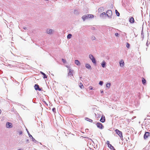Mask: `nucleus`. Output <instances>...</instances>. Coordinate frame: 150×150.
<instances>
[{
  "instance_id": "1",
  "label": "nucleus",
  "mask_w": 150,
  "mask_h": 150,
  "mask_svg": "<svg viewBox=\"0 0 150 150\" xmlns=\"http://www.w3.org/2000/svg\"><path fill=\"white\" fill-rule=\"evenodd\" d=\"M94 16L92 14H88L83 16L82 17V19L83 21L88 19L92 18H93Z\"/></svg>"
},
{
  "instance_id": "2",
  "label": "nucleus",
  "mask_w": 150,
  "mask_h": 150,
  "mask_svg": "<svg viewBox=\"0 0 150 150\" xmlns=\"http://www.w3.org/2000/svg\"><path fill=\"white\" fill-rule=\"evenodd\" d=\"M115 132L120 137L121 139H123L122 132L118 129H116L115 130Z\"/></svg>"
},
{
  "instance_id": "3",
  "label": "nucleus",
  "mask_w": 150,
  "mask_h": 150,
  "mask_svg": "<svg viewBox=\"0 0 150 150\" xmlns=\"http://www.w3.org/2000/svg\"><path fill=\"white\" fill-rule=\"evenodd\" d=\"M106 16H108L109 18H112V11L110 10L107 11L106 12Z\"/></svg>"
},
{
  "instance_id": "4",
  "label": "nucleus",
  "mask_w": 150,
  "mask_h": 150,
  "mask_svg": "<svg viewBox=\"0 0 150 150\" xmlns=\"http://www.w3.org/2000/svg\"><path fill=\"white\" fill-rule=\"evenodd\" d=\"M89 57L92 60V62L94 64H96V60L93 56L92 54L89 55Z\"/></svg>"
},
{
  "instance_id": "5",
  "label": "nucleus",
  "mask_w": 150,
  "mask_h": 150,
  "mask_svg": "<svg viewBox=\"0 0 150 150\" xmlns=\"http://www.w3.org/2000/svg\"><path fill=\"white\" fill-rule=\"evenodd\" d=\"M54 31L51 29L49 28L47 29L46 30L47 33L50 34H53L54 33Z\"/></svg>"
},
{
  "instance_id": "6",
  "label": "nucleus",
  "mask_w": 150,
  "mask_h": 150,
  "mask_svg": "<svg viewBox=\"0 0 150 150\" xmlns=\"http://www.w3.org/2000/svg\"><path fill=\"white\" fill-rule=\"evenodd\" d=\"M96 125L98 128L100 129H103L104 127L102 124L99 122H97L96 124Z\"/></svg>"
},
{
  "instance_id": "7",
  "label": "nucleus",
  "mask_w": 150,
  "mask_h": 150,
  "mask_svg": "<svg viewBox=\"0 0 150 150\" xmlns=\"http://www.w3.org/2000/svg\"><path fill=\"white\" fill-rule=\"evenodd\" d=\"M6 127L8 128H10L13 127L12 124L11 123L7 122L6 124Z\"/></svg>"
},
{
  "instance_id": "8",
  "label": "nucleus",
  "mask_w": 150,
  "mask_h": 150,
  "mask_svg": "<svg viewBox=\"0 0 150 150\" xmlns=\"http://www.w3.org/2000/svg\"><path fill=\"white\" fill-rule=\"evenodd\" d=\"M150 133L148 132H146L145 133L144 136V139H146L149 136Z\"/></svg>"
},
{
  "instance_id": "9",
  "label": "nucleus",
  "mask_w": 150,
  "mask_h": 150,
  "mask_svg": "<svg viewBox=\"0 0 150 150\" xmlns=\"http://www.w3.org/2000/svg\"><path fill=\"white\" fill-rule=\"evenodd\" d=\"M34 88L36 90L40 91L41 89L39 88V86L37 84H35L34 86Z\"/></svg>"
},
{
  "instance_id": "10",
  "label": "nucleus",
  "mask_w": 150,
  "mask_h": 150,
  "mask_svg": "<svg viewBox=\"0 0 150 150\" xmlns=\"http://www.w3.org/2000/svg\"><path fill=\"white\" fill-rule=\"evenodd\" d=\"M69 72L68 73V76H69L70 75L73 76V72L74 71L73 70H71L70 69H69Z\"/></svg>"
},
{
  "instance_id": "11",
  "label": "nucleus",
  "mask_w": 150,
  "mask_h": 150,
  "mask_svg": "<svg viewBox=\"0 0 150 150\" xmlns=\"http://www.w3.org/2000/svg\"><path fill=\"white\" fill-rule=\"evenodd\" d=\"M86 67L89 69H91L92 68L90 65L89 64L86 63L85 64Z\"/></svg>"
},
{
  "instance_id": "12",
  "label": "nucleus",
  "mask_w": 150,
  "mask_h": 150,
  "mask_svg": "<svg viewBox=\"0 0 150 150\" xmlns=\"http://www.w3.org/2000/svg\"><path fill=\"white\" fill-rule=\"evenodd\" d=\"M32 140V141L34 143L37 144H38L39 143H40V144H42L41 143H39L38 141H36L33 137H32L31 138Z\"/></svg>"
},
{
  "instance_id": "13",
  "label": "nucleus",
  "mask_w": 150,
  "mask_h": 150,
  "mask_svg": "<svg viewBox=\"0 0 150 150\" xmlns=\"http://www.w3.org/2000/svg\"><path fill=\"white\" fill-rule=\"evenodd\" d=\"M100 121L102 122H104L105 121V116L103 115H102L101 119L100 120Z\"/></svg>"
},
{
  "instance_id": "14",
  "label": "nucleus",
  "mask_w": 150,
  "mask_h": 150,
  "mask_svg": "<svg viewBox=\"0 0 150 150\" xmlns=\"http://www.w3.org/2000/svg\"><path fill=\"white\" fill-rule=\"evenodd\" d=\"M75 64L78 66H80L81 65V63L78 60H75Z\"/></svg>"
},
{
  "instance_id": "15",
  "label": "nucleus",
  "mask_w": 150,
  "mask_h": 150,
  "mask_svg": "<svg viewBox=\"0 0 150 150\" xmlns=\"http://www.w3.org/2000/svg\"><path fill=\"white\" fill-rule=\"evenodd\" d=\"M104 10V7H101L100 8L98 9V11L99 12H101L103 11Z\"/></svg>"
},
{
  "instance_id": "16",
  "label": "nucleus",
  "mask_w": 150,
  "mask_h": 150,
  "mask_svg": "<svg viewBox=\"0 0 150 150\" xmlns=\"http://www.w3.org/2000/svg\"><path fill=\"white\" fill-rule=\"evenodd\" d=\"M124 62L123 60H121L120 62V66L121 67H123L124 65Z\"/></svg>"
},
{
  "instance_id": "17",
  "label": "nucleus",
  "mask_w": 150,
  "mask_h": 150,
  "mask_svg": "<svg viewBox=\"0 0 150 150\" xmlns=\"http://www.w3.org/2000/svg\"><path fill=\"white\" fill-rule=\"evenodd\" d=\"M101 65L103 68H105V67L106 62L104 61H103L101 64Z\"/></svg>"
},
{
  "instance_id": "18",
  "label": "nucleus",
  "mask_w": 150,
  "mask_h": 150,
  "mask_svg": "<svg viewBox=\"0 0 150 150\" xmlns=\"http://www.w3.org/2000/svg\"><path fill=\"white\" fill-rule=\"evenodd\" d=\"M106 16V13L105 12H103L100 15V17L103 18L105 16Z\"/></svg>"
},
{
  "instance_id": "19",
  "label": "nucleus",
  "mask_w": 150,
  "mask_h": 150,
  "mask_svg": "<svg viewBox=\"0 0 150 150\" xmlns=\"http://www.w3.org/2000/svg\"><path fill=\"white\" fill-rule=\"evenodd\" d=\"M108 147L110 148L111 150H115L114 147L112 146L111 144L109 145V146H108Z\"/></svg>"
},
{
  "instance_id": "20",
  "label": "nucleus",
  "mask_w": 150,
  "mask_h": 150,
  "mask_svg": "<svg viewBox=\"0 0 150 150\" xmlns=\"http://www.w3.org/2000/svg\"><path fill=\"white\" fill-rule=\"evenodd\" d=\"M129 22L131 23H133L134 22V18L133 17L131 18L129 20Z\"/></svg>"
},
{
  "instance_id": "21",
  "label": "nucleus",
  "mask_w": 150,
  "mask_h": 150,
  "mask_svg": "<svg viewBox=\"0 0 150 150\" xmlns=\"http://www.w3.org/2000/svg\"><path fill=\"white\" fill-rule=\"evenodd\" d=\"M40 73L42 74V75H43L44 76L43 78H47V76L46 74L43 72L42 71H40Z\"/></svg>"
},
{
  "instance_id": "22",
  "label": "nucleus",
  "mask_w": 150,
  "mask_h": 150,
  "mask_svg": "<svg viewBox=\"0 0 150 150\" xmlns=\"http://www.w3.org/2000/svg\"><path fill=\"white\" fill-rule=\"evenodd\" d=\"M85 120H86L87 121H88L89 122H93L92 120L90 119L89 118L87 117H86Z\"/></svg>"
},
{
  "instance_id": "23",
  "label": "nucleus",
  "mask_w": 150,
  "mask_h": 150,
  "mask_svg": "<svg viewBox=\"0 0 150 150\" xmlns=\"http://www.w3.org/2000/svg\"><path fill=\"white\" fill-rule=\"evenodd\" d=\"M71 36L72 35L71 34H69L67 36V38L68 39H70L71 38Z\"/></svg>"
},
{
  "instance_id": "24",
  "label": "nucleus",
  "mask_w": 150,
  "mask_h": 150,
  "mask_svg": "<svg viewBox=\"0 0 150 150\" xmlns=\"http://www.w3.org/2000/svg\"><path fill=\"white\" fill-rule=\"evenodd\" d=\"M79 87L81 89H82V88H84V87H83V84L81 83H80V85H79Z\"/></svg>"
},
{
  "instance_id": "25",
  "label": "nucleus",
  "mask_w": 150,
  "mask_h": 150,
  "mask_svg": "<svg viewBox=\"0 0 150 150\" xmlns=\"http://www.w3.org/2000/svg\"><path fill=\"white\" fill-rule=\"evenodd\" d=\"M115 11L117 16H120V13L118 12L117 10H116Z\"/></svg>"
},
{
  "instance_id": "26",
  "label": "nucleus",
  "mask_w": 150,
  "mask_h": 150,
  "mask_svg": "<svg viewBox=\"0 0 150 150\" xmlns=\"http://www.w3.org/2000/svg\"><path fill=\"white\" fill-rule=\"evenodd\" d=\"M142 81L143 84H144L146 82V80L144 78L142 79Z\"/></svg>"
},
{
  "instance_id": "27",
  "label": "nucleus",
  "mask_w": 150,
  "mask_h": 150,
  "mask_svg": "<svg viewBox=\"0 0 150 150\" xmlns=\"http://www.w3.org/2000/svg\"><path fill=\"white\" fill-rule=\"evenodd\" d=\"M110 86V83H108L106 84V87L108 88H109Z\"/></svg>"
},
{
  "instance_id": "28",
  "label": "nucleus",
  "mask_w": 150,
  "mask_h": 150,
  "mask_svg": "<svg viewBox=\"0 0 150 150\" xmlns=\"http://www.w3.org/2000/svg\"><path fill=\"white\" fill-rule=\"evenodd\" d=\"M26 130H27V132L28 134L29 137L30 138H31L32 137H33L30 134L29 132L27 130V129H26Z\"/></svg>"
},
{
  "instance_id": "29",
  "label": "nucleus",
  "mask_w": 150,
  "mask_h": 150,
  "mask_svg": "<svg viewBox=\"0 0 150 150\" xmlns=\"http://www.w3.org/2000/svg\"><path fill=\"white\" fill-rule=\"evenodd\" d=\"M126 44H127L126 46L128 48H129L130 46L128 42H127Z\"/></svg>"
},
{
  "instance_id": "30",
  "label": "nucleus",
  "mask_w": 150,
  "mask_h": 150,
  "mask_svg": "<svg viewBox=\"0 0 150 150\" xmlns=\"http://www.w3.org/2000/svg\"><path fill=\"white\" fill-rule=\"evenodd\" d=\"M99 85L102 86L103 84V82L102 81H100L99 82Z\"/></svg>"
},
{
  "instance_id": "31",
  "label": "nucleus",
  "mask_w": 150,
  "mask_h": 150,
  "mask_svg": "<svg viewBox=\"0 0 150 150\" xmlns=\"http://www.w3.org/2000/svg\"><path fill=\"white\" fill-rule=\"evenodd\" d=\"M62 61L64 63H66V60L63 59H62Z\"/></svg>"
},
{
  "instance_id": "32",
  "label": "nucleus",
  "mask_w": 150,
  "mask_h": 150,
  "mask_svg": "<svg viewBox=\"0 0 150 150\" xmlns=\"http://www.w3.org/2000/svg\"><path fill=\"white\" fill-rule=\"evenodd\" d=\"M115 35L117 37H118L119 36V34L117 33H115Z\"/></svg>"
},
{
  "instance_id": "33",
  "label": "nucleus",
  "mask_w": 150,
  "mask_h": 150,
  "mask_svg": "<svg viewBox=\"0 0 150 150\" xmlns=\"http://www.w3.org/2000/svg\"><path fill=\"white\" fill-rule=\"evenodd\" d=\"M56 109L55 108H53L52 109V111L53 112H55Z\"/></svg>"
},
{
  "instance_id": "34",
  "label": "nucleus",
  "mask_w": 150,
  "mask_h": 150,
  "mask_svg": "<svg viewBox=\"0 0 150 150\" xmlns=\"http://www.w3.org/2000/svg\"><path fill=\"white\" fill-rule=\"evenodd\" d=\"M107 144L108 146H109V145H110L111 144H110L109 142V141H107Z\"/></svg>"
},
{
  "instance_id": "35",
  "label": "nucleus",
  "mask_w": 150,
  "mask_h": 150,
  "mask_svg": "<svg viewBox=\"0 0 150 150\" xmlns=\"http://www.w3.org/2000/svg\"><path fill=\"white\" fill-rule=\"evenodd\" d=\"M89 88L90 89V90L93 89V88L92 86H90L89 87Z\"/></svg>"
},
{
  "instance_id": "36",
  "label": "nucleus",
  "mask_w": 150,
  "mask_h": 150,
  "mask_svg": "<svg viewBox=\"0 0 150 150\" xmlns=\"http://www.w3.org/2000/svg\"><path fill=\"white\" fill-rule=\"evenodd\" d=\"M26 142L27 143H28L29 142V140L28 139H27L26 140Z\"/></svg>"
},
{
  "instance_id": "37",
  "label": "nucleus",
  "mask_w": 150,
  "mask_h": 150,
  "mask_svg": "<svg viewBox=\"0 0 150 150\" xmlns=\"http://www.w3.org/2000/svg\"><path fill=\"white\" fill-rule=\"evenodd\" d=\"M22 133V131H20L19 132V134H21Z\"/></svg>"
},
{
  "instance_id": "38",
  "label": "nucleus",
  "mask_w": 150,
  "mask_h": 150,
  "mask_svg": "<svg viewBox=\"0 0 150 150\" xmlns=\"http://www.w3.org/2000/svg\"><path fill=\"white\" fill-rule=\"evenodd\" d=\"M23 28L24 29H26V27H24Z\"/></svg>"
},
{
  "instance_id": "39",
  "label": "nucleus",
  "mask_w": 150,
  "mask_h": 150,
  "mask_svg": "<svg viewBox=\"0 0 150 150\" xmlns=\"http://www.w3.org/2000/svg\"><path fill=\"white\" fill-rule=\"evenodd\" d=\"M66 67L67 68H68V69H69V67L68 66H66Z\"/></svg>"
},
{
  "instance_id": "40",
  "label": "nucleus",
  "mask_w": 150,
  "mask_h": 150,
  "mask_svg": "<svg viewBox=\"0 0 150 150\" xmlns=\"http://www.w3.org/2000/svg\"><path fill=\"white\" fill-rule=\"evenodd\" d=\"M148 42H147V43H146V45L147 46H148Z\"/></svg>"
},
{
  "instance_id": "41",
  "label": "nucleus",
  "mask_w": 150,
  "mask_h": 150,
  "mask_svg": "<svg viewBox=\"0 0 150 150\" xmlns=\"http://www.w3.org/2000/svg\"><path fill=\"white\" fill-rule=\"evenodd\" d=\"M100 116H101V115H99L98 116V117H100Z\"/></svg>"
},
{
  "instance_id": "42",
  "label": "nucleus",
  "mask_w": 150,
  "mask_h": 150,
  "mask_svg": "<svg viewBox=\"0 0 150 150\" xmlns=\"http://www.w3.org/2000/svg\"><path fill=\"white\" fill-rule=\"evenodd\" d=\"M103 91H101V93H103Z\"/></svg>"
},
{
  "instance_id": "43",
  "label": "nucleus",
  "mask_w": 150,
  "mask_h": 150,
  "mask_svg": "<svg viewBox=\"0 0 150 150\" xmlns=\"http://www.w3.org/2000/svg\"><path fill=\"white\" fill-rule=\"evenodd\" d=\"M1 110L0 109V114H1Z\"/></svg>"
},
{
  "instance_id": "44",
  "label": "nucleus",
  "mask_w": 150,
  "mask_h": 150,
  "mask_svg": "<svg viewBox=\"0 0 150 150\" xmlns=\"http://www.w3.org/2000/svg\"><path fill=\"white\" fill-rule=\"evenodd\" d=\"M88 130V129H86V131H87Z\"/></svg>"
},
{
  "instance_id": "45",
  "label": "nucleus",
  "mask_w": 150,
  "mask_h": 150,
  "mask_svg": "<svg viewBox=\"0 0 150 150\" xmlns=\"http://www.w3.org/2000/svg\"><path fill=\"white\" fill-rule=\"evenodd\" d=\"M143 34V33H142V35Z\"/></svg>"
},
{
  "instance_id": "46",
  "label": "nucleus",
  "mask_w": 150,
  "mask_h": 150,
  "mask_svg": "<svg viewBox=\"0 0 150 150\" xmlns=\"http://www.w3.org/2000/svg\"><path fill=\"white\" fill-rule=\"evenodd\" d=\"M45 1H48L49 0H45Z\"/></svg>"
},
{
  "instance_id": "47",
  "label": "nucleus",
  "mask_w": 150,
  "mask_h": 150,
  "mask_svg": "<svg viewBox=\"0 0 150 150\" xmlns=\"http://www.w3.org/2000/svg\"><path fill=\"white\" fill-rule=\"evenodd\" d=\"M44 103H46L45 101H44Z\"/></svg>"
},
{
  "instance_id": "48",
  "label": "nucleus",
  "mask_w": 150,
  "mask_h": 150,
  "mask_svg": "<svg viewBox=\"0 0 150 150\" xmlns=\"http://www.w3.org/2000/svg\"><path fill=\"white\" fill-rule=\"evenodd\" d=\"M86 137H84V138H86Z\"/></svg>"
},
{
  "instance_id": "49",
  "label": "nucleus",
  "mask_w": 150,
  "mask_h": 150,
  "mask_svg": "<svg viewBox=\"0 0 150 150\" xmlns=\"http://www.w3.org/2000/svg\"><path fill=\"white\" fill-rule=\"evenodd\" d=\"M96 115H97L95 114V115H96Z\"/></svg>"
}]
</instances>
